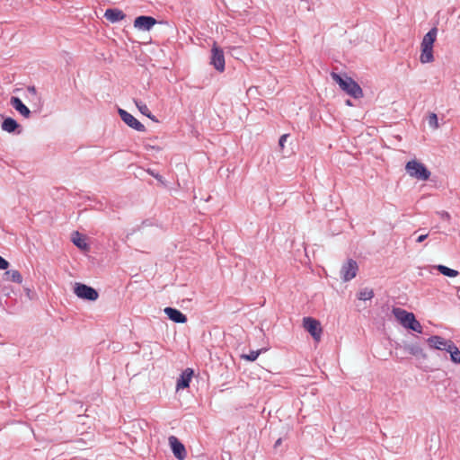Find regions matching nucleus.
<instances>
[{
	"label": "nucleus",
	"mask_w": 460,
	"mask_h": 460,
	"mask_svg": "<svg viewBox=\"0 0 460 460\" xmlns=\"http://www.w3.org/2000/svg\"><path fill=\"white\" fill-rule=\"evenodd\" d=\"M438 29L431 28L423 37L420 43V61L421 64H428L434 61L433 44L437 39Z\"/></svg>",
	"instance_id": "nucleus-1"
},
{
	"label": "nucleus",
	"mask_w": 460,
	"mask_h": 460,
	"mask_svg": "<svg viewBox=\"0 0 460 460\" xmlns=\"http://www.w3.org/2000/svg\"><path fill=\"white\" fill-rule=\"evenodd\" d=\"M332 78L339 84L342 91L355 99H359L363 96V91L359 84L351 77H342L337 73L331 74Z\"/></svg>",
	"instance_id": "nucleus-2"
},
{
	"label": "nucleus",
	"mask_w": 460,
	"mask_h": 460,
	"mask_svg": "<svg viewBox=\"0 0 460 460\" xmlns=\"http://www.w3.org/2000/svg\"><path fill=\"white\" fill-rule=\"evenodd\" d=\"M393 313L404 328L419 333L422 332V326L420 323L416 320L413 313L407 312L402 308H394Z\"/></svg>",
	"instance_id": "nucleus-3"
},
{
	"label": "nucleus",
	"mask_w": 460,
	"mask_h": 460,
	"mask_svg": "<svg viewBox=\"0 0 460 460\" xmlns=\"http://www.w3.org/2000/svg\"><path fill=\"white\" fill-rule=\"evenodd\" d=\"M407 173L417 180L427 181L430 177L428 168L417 160H411L405 165Z\"/></svg>",
	"instance_id": "nucleus-4"
},
{
	"label": "nucleus",
	"mask_w": 460,
	"mask_h": 460,
	"mask_svg": "<svg viewBox=\"0 0 460 460\" xmlns=\"http://www.w3.org/2000/svg\"><path fill=\"white\" fill-rule=\"evenodd\" d=\"M74 292L79 298L88 301H95L99 296L96 289L82 283L75 284Z\"/></svg>",
	"instance_id": "nucleus-5"
},
{
	"label": "nucleus",
	"mask_w": 460,
	"mask_h": 460,
	"mask_svg": "<svg viewBox=\"0 0 460 460\" xmlns=\"http://www.w3.org/2000/svg\"><path fill=\"white\" fill-rule=\"evenodd\" d=\"M303 326L315 341H321L323 330L319 321L312 317H304Z\"/></svg>",
	"instance_id": "nucleus-6"
},
{
	"label": "nucleus",
	"mask_w": 460,
	"mask_h": 460,
	"mask_svg": "<svg viewBox=\"0 0 460 460\" xmlns=\"http://www.w3.org/2000/svg\"><path fill=\"white\" fill-rule=\"evenodd\" d=\"M210 64L215 67L218 72H223L225 70V56L224 51L217 47V43L213 44L211 49V58Z\"/></svg>",
	"instance_id": "nucleus-7"
},
{
	"label": "nucleus",
	"mask_w": 460,
	"mask_h": 460,
	"mask_svg": "<svg viewBox=\"0 0 460 460\" xmlns=\"http://www.w3.org/2000/svg\"><path fill=\"white\" fill-rule=\"evenodd\" d=\"M358 266L356 261L349 259L341 269V277L343 281L351 280L357 276Z\"/></svg>",
	"instance_id": "nucleus-8"
},
{
	"label": "nucleus",
	"mask_w": 460,
	"mask_h": 460,
	"mask_svg": "<svg viewBox=\"0 0 460 460\" xmlns=\"http://www.w3.org/2000/svg\"><path fill=\"white\" fill-rule=\"evenodd\" d=\"M429 347L432 349H438L442 351H447L449 345H451L454 341L448 339H445L439 335H433L429 337L426 340Z\"/></svg>",
	"instance_id": "nucleus-9"
},
{
	"label": "nucleus",
	"mask_w": 460,
	"mask_h": 460,
	"mask_svg": "<svg viewBox=\"0 0 460 460\" xmlns=\"http://www.w3.org/2000/svg\"><path fill=\"white\" fill-rule=\"evenodd\" d=\"M119 114L123 122L126 123L128 127L138 132L146 131V127L127 111L119 109Z\"/></svg>",
	"instance_id": "nucleus-10"
},
{
	"label": "nucleus",
	"mask_w": 460,
	"mask_h": 460,
	"mask_svg": "<svg viewBox=\"0 0 460 460\" xmlns=\"http://www.w3.org/2000/svg\"><path fill=\"white\" fill-rule=\"evenodd\" d=\"M156 22L154 17L142 15L135 19L134 27L139 31H148Z\"/></svg>",
	"instance_id": "nucleus-11"
},
{
	"label": "nucleus",
	"mask_w": 460,
	"mask_h": 460,
	"mask_svg": "<svg viewBox=\"0 0 460 460\" xmlns=\"http://www.w3.org/2000/svg\"><path fill=\"white\" fill-rule=\"evenodd\" d=\"M169 443L174 456L179 460H184L187 453L183 444L174 436L169 438Z\"/></svg>",
	"instance_id": "nucleus-12"
},
{
	"label": "nucleus",
	"mask_w": 460,
	"mask_h": 460,
	"mask_svg": "<svg viewBox=\"0 0 460 460\" xmlns=\"http://www.w3.org/2000/svg\"><path fill=\"white\" fill-rule=\"evenodd\" d=\"M164 312L167 315V317L174 323H185L187 322L186 315L176 308L165 307Z\"/></svg>",
	"instance_id": "nucleus-13"
},
{
	"label": "nucleus",
	"mask_w": 460,
	"mask_h": 460,
	"mask_svg": "<svg viewBox=\"0 0 460 460\" xmlns=\"http://www.w3.org/2000/svg\"><path fill=\"white\" fill-rule=\"evenodd\" d=\"M193 375L191 368H186L180 376L176 384V390L185 389L190 386V383Z\"/></svg>",
	"instance_id": "nucleus-14"
},
{
	"label": "nucleus",
	"mask_w": 460,
	"mask_h": 460,
	"mask_svg": "<svg viewBox=\"0 0 460 460\" xmlns=\"http://www.w3.org/2000/svg\"><path fill=\"white\" fill-rule=\"evenodd\" d=\"M11 105L23 117L29 118L31 115V111L29 108L22 102L19 97L12 96L10 99Z\"/></svg>",
	"instance_id": "nucleus-15"
},
{
	"label": "nucleus",
	"mask_w": 460,
	"mask_h": 460,
	"mask_svg": "<svg viewBox=\"0 0 460 460\" xmlns=\"http://www.w3.org/2000/svg\"><path fill=\"white\" fill-rule=\"evenodd\" d=\"M104 17L111 22L114 23V22H120L122 21L126 15L125 13L119 10V9H116V8H111V9H107L105 11V13H104Z\"/></svg>",
	"instance_id": "nucleus-16"
},
{
	"label": "nucleus",
	"mask_w": 460,
	"mask_h": 460,
	"mask_svg": "<svg viewBox=\"0 0 460 460\" xmlns=\"http://www.w3.org/2000/svg\"><path fill=\"white\" fill-rule=\"evenodd\" d=\"M134 102H135L137 108L138 109V111L143 115L146 116L147 118H149L153 121H155V122L158 121L157 119L155 118V116L151 113V111H149L147 105L144 102H142L140 100H134Z\"/></svg>",
	"instance_id": "nucleus-17"
},
{
	"label": "nucleus",
	"mask_w": 460,
	"mask_h": 460,
	"mask_svg": "<svg viewBox=\"0 0 460 460\" xmlns=\"http://www.w3.org/2000/svg\"><path fill=\"white\" fill-rule=\"evenodd\" d=\"M1 127H2V129L4 131H6L8 133H13L18 128H20V125L17 123V121L15 119H13V118L8 117V118L4 119Z\"/></svg>",
	"instance_id": "nucleus-18"
},
{
	"label": "nucleus",
	"mask_w": 460,
	"mask_h": 460,
	"mask_svg": "<svg viewBox=\"0 0 460 460\" xmlns=\"http://www.w3.org/2000/svg\"><path fill=\"white\" fill-rule=\"evenodd\" d=\"M4 275L6 280H10L17 284H22V276L16 270H6Z\"/></svg>",
	"instance_id": "nucleus-19"
},
{
	"label": "nucleus",
	"mask_w": 460,
	"mask_h": 460,
	"mask_svg": "<svg viewBox=\"0 0 460 460\" xmlns=\"http://www.w3.org/2000/svg\"><path fill=\"white\" fill-rule=\"evenodd\" d=\"M447 352L450 354V360L455 364H460V349L453 342L449 345Z\"/></svg>",
	"instance_id": "nucleus-20"
},
{
	"label": "nucleus",
	"mask_w": 460,
	"mask_h": 460,
	"mask_svg": "<svg viewBox=\"0 0 460 460\" xmlns=\"http://www.w3.org/2000/svg\"><path fill=\"white\" fill-rule=\"evenodd\" d=\"M436 268L441 274L449 278H455L459 274L457 270L450 269L445 265H438Z\"/></svg>",
	"instance_id": "nucleus-21"
},
{
	"label": "nucleus",
	"mask_w": 460,
	"mask_h": 460,
	"mask_svg": "<svg viewBox=\"0 0 460 460\" xmlns=\"http://www.w3.org/2000/svg\"><path fill=\"white\" fill-rule=\"evenodd\" d=\"M374 297V291L372 288H365L361 289L358 294V298L359 300L367 301L370 300Z\"/></svg>",
	"instance_id": "nucleus-22"
},
{
	"label": "nucleus",
	"mask_w": 460,
	"mask_h": 460,
	"mask_svg": "<svg viewBox=\"0 0 460 460\" xmlns=\"http://www.w3.org/2000/svg\"><path fill=\"white\" fill-rule=\"evenodd\" d=\"M73 243L80 249H86L87 243L83 236L80 235L78 232L74 234L72 238Z\"/></svg>",
	"instance_id": "nucleus-23"
},
{
	"label": "nucleus",
	"mask_w": 460,
	"mask_h": 460,
	"mask_svg": "<svg viewBox=\"0 0 460 460\" xmlns=\"http://www.w3.org/2000/svg\"><path fill=\"white\" fill-rule=\"evenodd\" d=\"M405 349L413 356H424L423 355V349L419 346L415 344L407 345L405 347Z\"/></svg>",
	"instance_id": "nucleus-24"
},
{
	"label": "nucleus",
	"mask_w": 460,
	"mask_h": 460,
	"mask_svg": "<svg viewBox=\"0 0 460 460\" xmlns=\"http://www.w3.org/2000/svg\"><path fill=\"white\" fill-rule=\"evenodd\" d=\"M262 349L259 350H251L248 354L242 355V358H244L248 361H255L259 355L261 353Z\"/></svg>",
	"instance_id": "nucleus-25"
},
{
	"label": "nucleus",
	"mask_w": 460,
	"mask_h": 460,
	"mask_svg": "<svg viewBox=\"0 0 460 460\" xmlns=\"http://www.w3.org/2000/svg\"><path fill=\"white\" fill-rule=\"evenodd\" d=\"M429 125L430 128L437 129L439 127L438 116L436 113H430L428 119Z\"/></svg>",
	"instance_id": "nucleus-26"
},
{
	"label": "nucleus",
	"mask_w": 460,
	"mask_h": 460,
	"mask_svg": "<svg viewBox=\"0 0 460 460\" xmlns=\"http://www.w3.org/2000/svg\"><path fill=\"white\" fill-rule=\"evenodd\" d=\"M437 214H438V216L439 217L440 219L445 220V221H447L448 223L450 222L451 216H450V214L447 211L441 210V211H438Z\"/></svg>",
	"instance_id": "nucleus-27"
},
{
	"label": "nucleus",
	"mask_w": 460,
	"mask_h": 460,
	"mask_svg": "<svg viewBox=\"0 0 460 460\" xmlns=\"http://www.w3.org/2000/svg\"><path fill=\"white\" fill-rule=\"evenodd\" d=\"M8 267H9V262L4 258L0 256V270H7Z\"/></svg>",
	"instance_id": "nucleus-28"
},
{
	"label": "nucleus",
	"mask_w": 460,
	"mask_h": 460,
	"mask_svg": "<svg viewBox=\"0 0 460 460\" xmlns=\"http://www.w3.org/2000/svg\"><path fill=\"white\" fill-rule=\"evenodd\" d=\"M288 137V134H284V135H282V136L279 137V146H280L281 148H283V147H284L285 143H286V141H287Z\"/></svg>",
	"instance_id": "nucleus-29"
},
{
	"label": "nucleus",
	"mask_w": 460,
	"mask_h": 460,
	"mask_svg": "<svg viewBox=\"0 0 460 460\" xmlns=\"http://www.w3.org/2000/svg\"><path fill=\"white\" fill-rule=\"evenodd\" d=\"M428 234H420V236H418V238L416 239V242L417 243H421L423 242L427 237H428Z\"/></svg>",
	"instance_id": "nucleus-30"
},
{
	"label": "nucleus",
	"mask_w": 460,
	"mask_h": 460,
	"mask_svg": "<svg viewBox=\"0 0 460 460\" xmlns=\"http://www.w3.org/2000/svg\"><path fill=\"white\" fill-rule=\"evenodd\" d=\"M28 90H29V92H31V93H36V89H35V87H34V86H32V87H29V88H28Z\"/></svg>",
	"instance_id": "nucleus-31"
},
{
	"label": "nucleus",
	"mask_w": 460,
	"mask_h": 460,
	"mask_svg": "<svg viewBox=\"0 0 460 460\" xmlns=\"http://www.w3.org/2000/svg\"><path fill=\"white\" fill-rule=\"evenodd\" d=\"M150 174L158 180L161 179V177L158 174H155L154 172H150Z\"/></svg>",
	"instance_id": "nucleus-32"
},
{
	"label": "nucleus",
	"mask_w": 460,
	"mask_h": 460,
	"mask_svg": "<svg viewBox=\"0 0 460 460\" xmlns=\"http://www.w3.org/2000/svg\"><path fill=\"white\" fill-rule=\"evenodd\" d=\"M281 444V438H279L276 443H275V447H278Z\"/></svg>",
	"instance_id": "nucleus-33"
},
{
	"label": "nucleus",
	"mask_w": 460,
	"mask_h": 460,
	"mask_svg": "<svg viewBox=\"0 0 460 460\" xmlns=\"http://www.w3.org/2000/svg\"><path fill=\"white\" fill-rule=\"evenodd\" d=\"M346 105H348V106H352V102H351V101H350V100H347V101H346Z\"/></svg>",
	"instance_id": "nucleus-34"
}]
</instances>
